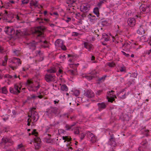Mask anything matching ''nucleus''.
Instances as JSON below:
<instances>
[{"label":"nucleus","mask_w":151,"mask_h":151,"mask_svg":"<svg viewBox=\"0 0 151 151\" xmlns=\"http://www.w3.org/2000/svg\"><path fill=\"white\" fill-rule=\"evenodd\" d=\"M76 65V64L72 63H70L69 64V67L70 68H74L75 67V65Z\"/></svg>","instance_id":"nucleus-63"},{"label":"nucleus","mask_w":151,"mask_h":151,"mask_svg":"<svg viewBox=\"0 0 151 151\" xmlns=\"http://www.w3.org/2000/svg\"><path fill=\"white\" fill-rule=\"evenodd\" d=\"M84 47L87 49L88 51H91L93 45L90 44L87 42H85L84 43Z\"/></svg>","instance_id":"nucleus-28"},{"label":"nucleus","mask_w":151,"mask_h":151,"mask_svg":"<svg viewBox=\"0 0 151 151\" xmlns=\"http://www.w3.org/2000/svg\"><path fill=\"white\" fill-rule=\"evenodd\" d=\"M106 65L110 68H114L116 65L115 63L113 62L107 63H106Z\"/></svg>","instance_id":"nucleus-42"},{"label":"nucleus","mask_w":151,"mask_h":151,"mask_svg":"<svg viewBox=\"0 0 151 151\" xmlns=\"http://www.w3.org/2000/svg\"><path fill=\"white\" fill-rule=\"evenodd\" d=\"M68 57L70 58L68 59V61L69 62H70V63H72L74 61V56L72 55L68 54Z\"/></svg>","instance_id":"nucleus-40"},{"label":"nucleus","mask_w":151,"mask_h":151,"mask_svg":"<svg viewBox=\"0 0 151 151\" xmlns=\"http://www.w3.org/2000/svg\"><path fill=\"white\" fill-rule=\"evenodd\" d=\"M137 75V72L136 71L131 74V75H130V77L134 78H136Z\"/></svg>","instance_id":"nucleus-49"},{"label":"nucleus","mask_w":151,"mask_h":151,"mask_svg":"<svg viewBox=\"0 0 151 151\" xmlns=\"http://www.w3.org/2000/svg\"><path fill=\"white\" fill-rule=\"evenodd\" d=\"M17 149L20 150L21 151H25V149L24 146L22 144L18 145Z\"/></svg>","instance_id":"nucleus-38"},{"label":"nucleus","mask_w":151,"mask_h":151,"mask_svg":"<svg viewBox=\"0 0 151 151\" xmlns=\"http://www.w3.org/2000/svg\"><path fill=\"white\" fill-rule=\"evenodd\" d=\"M117 97L120 99H124L125 97V92L124 91L118 93L117 94Z\"/></svg>","instance_id":"nucleus-27"},{"label":"nucleus","mask_w":151,"mask_h":151,"mask_svg":"<svg viewBox=\"0 0 151 151\" xmlns=\"http://www.w3.org/2000/svg\"><path fill=\"white\" fill-rule=\"evenodd\" d=\"M121 52L122 53V54L124 55H125L126 57L127 58L130 57V55L129 54L126 53L123 51H122Z\"/></svg>","instance_id":"nucleus-62"},{"label":"nucleus","mask_w":151,"mask_h":151,"mask_svg":"<svg viewBox=\"0 0 151 151\" xmlns=\"http://www.w3.org/2000/svg\"><path fill=\"white\" fill-rule=\"evenodd\" d=\"M76 122H73L72 124H70L68 126V129H71L73 126H74L76 124Z\"/></svg>","instance_id":"nucleus-58"},{"label":"nucleus","mask_w":151,"mask_h":151,"mask_svg":"<svg viewBox=\"0 0 151 151\" xmlns=\"http://www.w3.org/2000/svg\"><path fill=\"white\" fill-rule=\"evenodd\" d=\"M63 139L64 140V142H65L66 141H70L69 137L68 136H63Z\"/></svg>","instance_id":"nucleus-54"},{"label":"nucleus","mask_w":151,"mask_h":151,"mask_svg":"<svg viewBox=\"0 0 151 151\" xmlns=\"http://www.w3.org/2000/svg\"><path fill=\"white\" fill-rule=\"evenodd\" d=\"M1 93L4 94H6L8 93V91L5 86H4L1 88Z\"/></svg>","instance_id":"nucleus-43"},{"label":"nucleus","mask_w":151,"mask_h":151,"mask_svg":"<svg viewBox=\"0 0 151 151\" xmlns=\"http://www.w3.org/2000/svg\"><path fill=\"white\" fill-rule=\"evenodd\" d=\"M76 0H68L67 1L68 4H73L74 3Z\"/></svg>","instance_id":"nucleus-57"},{"label":"nucleus","mask_w":151,"mask_h":151,"mask_svg":"<svg viewBox=\"0 0 151 151\" xmlns=\"http://www.w3.org/2000/svg\"><path fill=\"white\" fill-rule=\"evenodd\" d=\"M44 78L45 80L49 83L54 82L56 80L55 74H51L47 73L45 75Z\"/></svg>","instance_id":"nucleus-8"},{"label":"nucleus","mask_w":151,"mask_h":151,"mask_svg":"<svg viewBox=\"0 0 151 151\" xmlns=\"http://www.w3.org/2000/svg\"><path fill=\"white\" fill-rule=\"evenodd\" d=\"M86 135V133L85 134H83V133H82L81 134L80 136V138L81 141H82L83 139Z\"/></svg>","instance_id":"nucleus-59"},{"label":"nucleus","mask_w":151,"mask_h":151,"mask_svg":"<svg viewBox=\"0 0 151 151\" xmlns=\"http://www.w3.org/2000/svg\"><path fill=\"white\" fill-rule=\"evenodd\" d=\"M107 103L104 102H102L101 103H99L97 104L98 107V110L99 111H101L103 109L106 108Z\"/></svg>","instance_id":"nucleus-17"},{"label":"nucleus","mask_w":151,"mask_h":151,"mask_svg":"<svg viewBox=\"0 0 151 151\" xmlns=\"http://www.w3.org/2000/svg\"><path fill=\"white\" fill-rule=\"evenodd\" d=\"M35 41L29 43L27 44V46L29 49L32 50H34L35 49L36 45L38 43V40L36 39Z\"/></svg>","instance_id":"nucleus-15"},{"label":"nucleus","mask_w":151,"mask_h":151,"mask_svg":"<svg viewBox=\"0 0 151 151\" xmlns=\"http://www.w3.org/2000/svg\"><path fill=\"white\" fill-rule=\"evenodd\" d=\"M128 24L131 27L134 26L136 23L135 19L134 18H129L127 20Z\"/></svg>","instance_id":"nucleus-24"},{"label":"nucleus","mask_w":151,"mask_h":151,"mask_svg":"<svg viewBox=\"0 0 151 151\" xmlns=\"http://www.w3.org/2000/svg\"><path fill=\"white\" fill-rule=\"evenodd\" d=\"M106 76H107L106 75H104L102 77L99 78L98 81H104L105 78L106 77Z\"/></svg>","instance_id":"nucleus-52"},{"label":"nucleus","mask_w":151,"mask_h":151,"mask_svg":"<svg viewBox=\"0 0 151 151\" xmlns=\"http://www.w3.org/2000/svg\"><path fill=\"white\" fill-rule=\"evenodd\" d=\"M5 51V50L4 47L1 46H0V53H3Z\"/></svg>","instance_id":"nucleus-61"},{"label":"nucleus","mask_w":151,"mask_h":151,"mask_svg":"<svg viewBox=\"0 0 151 151\" xmlns=\"http://www.w3.org/2000/svg\"><path fill=\"white\" fill-rule=\"evenodd\" d=\"M57 71V69L56 68L53 66L51 67L49 69L47 70V73L51 74H55Z\"/></svg>","instance_id":"nucleus-26"},{"label":"nucleus","mask_w":151,"mask_h":151,"mask_svg":"<svg viewBox=\"0 0 151 151\" xmlns=\"http://www.w3.org/2000/svg\"><path fill=\"white\" fill-rule=\"evenodd\" d=\"M140 11L143 13L146 14L149 12L150 8L148 6L145 4H142L139 7Z\"/></svg>","instance_id":"nucleus-16"},{"label":"nucleus","mask_w":151,"mask_h":151,"mask_svg":"<svg viewBox=\"0 0 151 151\" xmlns=\"http://www.w3.org/2000/svg\"><path fill=\"white\" fill-rule=\"evenodd\" d=\"M58 109L56 107H50L47 109L46 113L49 117L55 116L57 114Z\"/></svg>","instance_id":"nucleus-9"},{"label":"nucleus","mask_w":151,"mask_h":151,"mask_svg":"<svg viewBox=\"0 0 151 151\" xmlns=\"http://www.w3.org/2000/svg\"><path fill=\"white\" fill-rule=\"evenodd\" d=\"M22 2L23 4H26L29 2V0H22Z\"/></svg>","instance_id":"nucleus-64"},{"label":"nucleus","mask_w":151,"mask_h":151,"mask_svg":"<svg viewBox=\"0 0 151 151\" xmlns=\"http://www.w3.org/2000/svg\"><path fill=\"white\" fill-rule=\"evenodd\" d=\"M35 36H36V39L38 40V43H40L41 48H45L49 47V44L46 40H45L44 36L43 33V30L40 27H39L35 29Z\"/></svg>","instance_id":"nucleus-1"},{"label":"nucleus","mask_w":151,"mask_h":151,"mask_svg":"<svg viewBox=\"0 0 151 151\" xmlns=\"http://www.w3.org/2000/svg\"><path fill=\"white\" fill-rule=\"evenodd\" d=\"M51 134H44L43 137V140L45 142L47 143H50L52 142V140L50 139Z\"/></svg>","instance_id":"nucleus-20"},{"label":"nucleus","mask_w":151,"mask_h":151,"mask_svg":"<svg viewBox=\"0 0 151 151\" xmlns=\"http://www.w3.org/2000/svg\"><path fill=\"white\" fill-rule=\"evenodd\" d=\"M145 25L142 24L140 26L139 28L138 29L137 32L140 35H142L145 33Z\"/></svg>","instance_id":"nucleus-22"},{"label":"nucleus","mask_w":151,"mask_h":151,"mask_svg":"<svg viewBox=\"0 0 151 151\" xmlns=\"http://www.w3.org/2000/svg\"><path fill=\"white\" fill-rule=\"evenodd\" d=\"M2 119L3 121L4 122H6V121L8 120L9 119V116L8 115L6 114L4 116H3Z\"/></svg>","instance_id":"nucleus-51"},{"label":"nucleus","mask_w":151,"mask_h":151,"mask_svg":"<svg viewBox=\"0 0 151 151\" xmlns=\"http://www.w3.org/2000/svg\"><path fill=\"white\" fill-rule=\"evenodd\" d=\"M72 92L73 95L75 96H78L80 94V92L78 90H74Z\"/></svg>","instance_id":"nucleus-39"},{"label":"nucleus","mask_w":151,"mask_h":151,"mask_svg":"<svg viewBox=\"0 0 151 151\" xmlns=\"http://www.w3.org/2000/svg\"><path fill=\"white\" fill-rule=\"evenodd\" d=\"M84 94L86 97L89 98L93 97L94 95L93 92L91 90H86Z\"/></svg>","instance_id":"nucleus-21"},{"label":"nucleus","mask_w":151,"mask_h":151,"mask_svg":"<svg viewBox=\"0 0 151 151\" xmlns=\"http://www.w3.org/2000/svg\"><path fill=\"white\" fill-rule=\"evenodd\" d=\"M38 55L40 56V60L42 61L43 60L44 58V55L40 51H38Z\"/></svg>","instance_id":"nucleus-47"},{"label":"nucleus","mask_w":151,"mask_h":151,"mask_svg":"<svg viewBox=\"0 0 151 151\" xmlns=\"http://www.w3.org/2000/svg\"><path fill=\"white\" fill-rule=\"evenodd\" d=\"M8 143L9 144V145L11 146L13 144L14 142L12 140L9 138Z\"/></svg>","instance_id":"nucleus-60"},{"label":"nucleus","mask_w":151,"mask_h":151,"mask_svg":"<svg viewBox=\"0 0 151 151\" xmlns=\"http://www.w3.org/2000/svg\"><path fill=\"white\" fill-rule=\"evenodd\" d=\"M109 142L111 146H115L116 145L115 138L113 134H111L110 136V138L109 139Z\"/></svg>","instance_id":"nucleus-23"},{"label":"nucleus","mask_w":151,"mask_h":151,"mask_svg":"<svg viewBox=\"0 0 151 151\" xmlns=\"http://www.w3.org/2000/svg\"><path fill=\"white\" fill-rule=\"evenodd\" d=\"M86 136L88 138H91V141L92 143L95 142L96 138L95 135L90 132H86Z\"/></svg>","instance_id":"nucleus-18"},{"label":"nucleus","mask_w":151,"mask_h":151,"mask_svg":"<svg viewBox=\"0 0 151 151\" xmlns=\"http://www.w3.org/2000/svg\"><path fill=\"white\" fill-rule=\"evenodd\" d=\"M68 72L72 75H75L77 72V68L76 67H75L73 69L69 70Z\"/></svg>","instance_id":"nucleus-31"},{"label":"nucleus","mask_w":151,"mask_h":151,"mask_svg":"<svg viewBox=\"0 0 151 151\" xmlns=\"http://www.w3.org/2000/svg\"><path fill=\"white\" fill-rule=\"evenodd\" d=\"M90 7V5L85 3L82 4L80 7L81 11L84 13H88Z\"/></svg>","instance_id":"nucleus-11"},{"label":"nucleus","mask_w":151,"mask_h":151,"mask_svg":"<svg viewBox=\"0 0 151 151\" xmlns=\"http://www.w3.org/2000/svg\"><path fill=\"white\" fill-rule=\"evenodd\" d=\"M106 0H100L97 4V6L99 8H100L103 4L106 2Z\"/></svg>","instance_id":"nucleus-41"},{"label":"nucleus","mask_w":151,"mask_h":151,"mask_svg":"<svg viewBox=\"0 0 151 151\" xmlns=\"http://www.w3.org/2000/svg\"><path fill=\"white\" fill-rule=\"evenodd\" d=\"M8 139L6 137H3L1 139V144L4 145H5L6 143H8Z\"/></svg>","instance_id":"nucleus-33"},{"label":"nucleus","mask_w":151,"mask_h":151,"mask_svg":"<svg viewBox=\"0 0 151 151\" xmlns=\"http://www.w3.org/2000/svg\"><path fill=\"white\" fill-rule=\"evenodd\" d=\"M82 77L83 78H86L88 80H90L92 79L93 77L91 75L88 76L86 74H82Z\"/></svg>","instance_id":"nucleus-35"},{"label":"nucleus","mask_w":151,"mask_h":151,"mask_svg":"<svg viewBox=\"0 0 151 151\" xmlns=\"http://www.w3.org/2000/svg\"><path fill=\"white\" fill-rule=\"evenodd\" d=\"M41 139L38 137H36L34 138V145L35 149L37 150L39 149L41 146Z\"/></svg>","instance_id":"nucleus-13"},{"label":"nucleus","mask_w":151,"mask_h":151,"mask_svg":"<svg viewBox=\"0 0 151 151\" xmlns=\"http://www.w3.org/2000/svg\"><path fill=\"white\" fill-rule=\"evenodd\" d=\"M74 133L75 134H79V130L78 127H75L74 129Z\"/></svg>","instance_id":"nucleus-50"},{"label":"nucleus","mask_w":151,"mask_h":151,"mask_svg":"<svg viewBox=\"0 0 151 151\" xmlns=\"http://www.w3.org/2000/svg\"><path fill=\"white\" fill-rule=\"evenodd\" d=\"M60 85L61 86L60 90L61 91L65 92L68 91V88L65 84H60Z\"/></svg>","instance_id":"nucleus-29"},{"label":"nucleus","mask_w":151,"mask_h":151,"mask_svg":"<svg viewBox=\"0 0 151 151\" xmlns=\"http://www.w3.org/2000/svg\"><path fill=\"white\" fill-rule=\"evenodd\" d=\"M22 85L21 83L16 84L14 85V87H10L9 91L10 93L15 95H18L20 92L21 88Z\"/></svg>","instance_id":"nucleus-6"},{"label":"nucleus","mask_w":151,"mask_h":151,"mask_svg":"<svg viewBox=\"0 0 151 151\" xmlns=\"http://www.w3.org/2000/svg\"><path fill=\"white\" fill-rule=\"evenodd\" d=\"M9 33V35L11 36L15 35L18 38L24 35L25 34V31L23 29H13L12 27V30L10 31Z\"/></svg>","instance_id":"nucleus-5"},{"label":"nucleus","mask_w":151,"mask_h":151,"mask_svg":"<svg viewBox=\"0 0 151 151\" xmlns=\"http://www.w3.org/2000/svg\"><path fill=\"white\" fill-rule=\"evenodd\" d=\"M0 16L1 17L0 18V20H7L8 22H12V19L15 18L18 20H20L19 17L17 15H14L12 13L10 12H8L6 10H4L3 12H1L0 13Z\"/></svg>","instance_id":"nucleus-2"},{"label":"nucleus","mask_w":151,"mask_h":151,"mask_svg":"<svg viewBox=\"0 0 151 151\" xmlns=\"http://www.w3.org/2000/svg\"><path fill=\"white\" fill-rule=\"evenodd\" d=\"M131 46L127 42H124L122 45L123 50L127 52L129 51Z\"/></svg>","instance_id":"nucleus-25"},{"label":"nucleus","mask_w":151,"mask_h":151,"mask_svg":"<svg viewBox=\"0 0 151 151\" xmlns=\"http://www.w3.org/2000/svg\"><path fill=\"white\" fill-rule=\"evenodd\" d=\"M25 85L29 91H37L40 87V85L38 83H36V84H35L29 80L27 81Z\"/></svg>","instance_id":"nucleus-4"},{"label":"nucleus","mask_w":151,"mask_h":151,"mask_svg":"<svg viewBox=\"0 0 151 151\" xmlns=\"http://www.w3.org/2000/svg\"><path fill=\"white\" fill-rule=\"evenodd\" d=\"M30 4L35 7H37L38 6V2L36 0H32L30 1Z\"/></svg>","instance_id":"nucleus-37"},{"label":"nucleus","mask_w":151,"mask_h":151,"mask_svg":"<svg viewBox=\"0 0 151 151\" xmlns=\"http://www.w3.org/2000/svg\"><path fill=\"white\" fill-rule=\"evenodd\" d=\"M141 39L144 42H147L148 41V37L147 35H144L141 36Z\"/></svg>","instance_id":"nucleus-36"},{"label":"nucleus","mask_w":151,"mask_h":151,"mask_svg":"<svg viewBox=\"0 0 151 151\" xmlns=\"http://www.w3.org/2000/svg\"><path fill=\"white\" fill-rule=\"evenodd\" d=\"M4 77V78H7L8 79H9L10 80H13V76L9 74H6Z\"/></svg>","instance_id":"nucleus-48"},{"label":"nucleus","mask_w":151,"mask_h":151,"mask_svg":"<svg viewBox=\"0 0 151 151\" xmlns=\"http://www.w3.org/2000/svg\"><path fill=\"white\" fill-rule=\"evenodd\" d=\"M11 5V4H10L9 2H7L5 3V4L4 5H2V6H0V7H4V8L7 9Z\"/></svg>","instance_id":"nucleus-44"},{"label":"nucleus","mask_w":151,"mask_h":151,"mask_svg":"<svg viewBox=\"0 0 151 151\" xmlns=\"http://www.w3.org/2000/svg\"><path fill=\"white\" fill-rule=\"evenodd\" d=\"M13 52L14 54L15 55L17 56L19 54L20 51L19 50H13Z\"/></svg>","instance_id":"nucleus-53"},{"label":"nucleus","mask_w":151,"mask_h":151,"mask_svg":"<svg viewBox=\"0 0 151 151\" xmlns=\"http://www.w3.org/2000/svg\"><path fill=\"white\" fill-rule=\"evenodd\" d=\"M102 39L104 41L107 42L109 40L110 37L105 33H103L102 34Z\"/></svg>","instance_id":"nucleus-30"},{"label":"nucleus","mask_w":151,"mask_h":151,"mask_svg":"<svg viewBox=\"0 0 151 151\" xmlns=\"http://www.w3.org/2000/svg\"><path fill=\"white\" fill-rule=\"evenodd\" d=\"M9 67L13 70L17 69L22 63L20 59L17 58H12L8 60Z\"/></svg>","instance_id":"nucleus-3"},{"label":"nucleus","mask_w":151,"mask_h":151,"mask_svg":"<svg viewBox=\"0 0 151 151\" xmlns=\"http://www.w3.org/2000/svg\"><path fill=\"white\" fill-rule=\"evenodd\" d=\"M12 27H7L5 29V31L6 33V34L9 35V34H10V31L12 30Z\"/></svg>","instance_id":"nucleus-46"},{"label":"nucleus","mask_w":151,"mask_h":151,"mask_svg":"<svg viewBox=\"0 0 151 151\" xmlns=\"http://www.w3.org/2000/svg\"><path fill=\"white\" fill-rule=\"evenodd\" d=\"M106 98L108 102H113L115 100L114 99L117 98L115 94V91L112 90L108 91L106 95Z\"/></svg>","instance_id":"nucleus-7"},{"label":"nucleus","mask_w":151,"mask_h":151,"mask_svg":"<svg viewBox=\"0 0 151 151\" xmlns=\"http://www.w3.org/2000/svg\"><path fill=\"white\" fill-rule=\"evenodd\" d=\"M102 91L103 90H102L96 91L95 92V93L97 96H99L101 94Z\"/></svg>","instance_id":"nucleus-56"},{"label":"nucleus","mask_w":151,"mask_h":151,"mask_svg":"<svg viewBox=\"0 0 151 151\" xmlns=\"http://www.w3.org/2000/svg\"><path fill=\"white\" fill-rule=\"evenodd\" d=\"M99 9L98 7H96L94 8L93 12L95 14L97 17L99 16Z\"/></svg>","instance_id":"nucleus-34"},{"label":"nucleus","mask_w":151,"mask_h":151,"mask_svg":"<svg viewBox=\"0 0 151 151\" xmlns=\"http://www.w3.org/2000/svg\"><path fill=\"white\" fill-rule=\"evenodd\" d=\"M75 15V18L79 20L83 19L85 17H88L89 15L91 16V14H90L81 13H76Z\"/></svg>","instance_id":"nucleus-14"},{"label":"nucleus","mask_w":151,"mask_h":151,"mask_svg":"<svg viewBox=\"0 0 151 151\" xmlns=\"http://www.w3.org/2000/svg\"><path fill=\"white\" fill-rule=\"evenodd\" d=\"M126 71V68L124 66H119L117 68V72H125Z\"/></svg>","instance_id":"nucleus-32"},{"label":"nucleus","mask_w":151,"mask_h":151,"mask_svg":"<svg viewBox=\"0 0 151 151\" xmlns=\"http://www.w3.org/2000/svg\"><path fill=\"white\" fill-rule=\"evenodd\" d=\"M28 116L32 120H33V122H36L39 118V116L37 113L33 110L31 111V115L28 114Z\"/></svg>","instance_id":"nucleus-12"},{"label":"nucleus","mask_w":151,"mask_h":151,"mask_svg":"<svg viewBox=\"0 0 151 151\" xmlns=\"http://www.w3.org/2000/svg\"><path fill=\"white\" fill-rule=\"evenodd\" d=\"M31 134L35 135V137H38V132H37L36 129H34L32 132Z\"/></svg>","instance_id":"nucleus-45"},{"label":"nucleus","mask_w":151,"mask_h":151,"mask_svg":"<svg viewBox=\"0 0 151 151\" xmlns=\"http://www.w3.org/2000/svg\"><path fill=\"white\" fill-rule=\"evenodd\" d=\"M60 83L61 84H63L65 82V79L63 78L62 77V76L61 75L60 76Z\"/></svg>","instance_id":"nucleus-55"},{"label":"nucleus","mask_w":151,"mask_h":151,"mask_svg":"<svg viewBox=\"0 0 151 151\" xmlns=\"http://www.w3.org/2000/svg\"><path fill=\"white\" fill-rule=\"evenodd\" d=\"M55 45L56 48H60L62 50H66L65 46L63 45V40L60 39H57L55 42Z\"/></svg>","instance_id":"nucleus-10"},{"label":"nucleus","mask_w":151,"mask_h":151,"mask_svg":"<svg viewBox=\"0 0 151 151\" xmlns=\"http://www.w3.org/2000/svg\"><path fill=\"white\" fill-rule=\"evenodd\" d=\"M51 134H44L43 137V140L45 142L47 143H50L52 142V140L50 139Z\"/></svg>","instance_id":"nucleus-19"}]
</instances>
